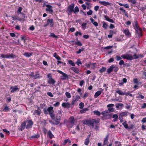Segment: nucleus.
<instances>
[{
    "label": "nucleus",
    "instance_id": "obj_1",
    "mask_svg": "<svg viewBox=\"0 0 146 146\" xmlns=\"http://www.w3.org/2000/svg\"><path fill=\"white\" fill-rule=\"evenodd\" d=\"M99 122L100 120L99 119L96 120L95 119H90L84 120L83 123L84 124L90 126V125L94 124V123L96 124L98 123Z\"/></svg>",
    "mask_w": 146,
    "mask_h": 146
},
{
    "label": "nucleus",
    "instance_id": "obj_2",
    "mask_svg": "<svg viewBox=\"0 0 146 146\" xmlns=\"http://www.w3.org/2000/svg\"><path fill=\"white\" fill-rule=\"evenodd\" d=\"M24 122H26V129H29L32 127V126L33 125V122L32 119L28 120L27 119V120L24 121Z\"/></svg>",
    "mask_w": 146,
    "mask_h": 146
},
{
    "label": "nucleus",
    "instance_id": "obj_3",
    "mask_svg": "<svg viewBox=\"0 0 146 146\" xmlns=\"http://www.w3.org/2000/svg\"><path fill=\"white\" fill-rule=\"evenodd\" d=\"M22 8L21 7H19L17 11V13L18 15L19 14H21V15L22 16L21 18H19L18 20L19 21L25 20V14L23 13H21V11L22 10Z\"/></svg>",
    "mask_w": 146,
    "mask_h": 146
},
{
    "label": "nucleus",
    "instance_id": "obj_4",
    "mask_svg": "<svg viewBox=\"0 0 146 146\" xmlns=\"http://www.w3.org/2000/svg\"><path fill=\"white\" fill-rule=\"evenodd\" d=\"M61 113L58 112L55 116H54V119H52L55 121V125H58L60 122V120L61 119Z\"/></svg>",
    "mask_w": 146,
    "mask_h": 146
},
{
    "label": "nucleus",
    "instance_id": "obj_5",
    "mask_svg": "<svg viewBox=\"0 0 146 146\" xmlns=\"http://www.w3.org/2000/svg\"><path fill=\"white\" fill-rule=\"evenodd\" d=\"M53 108L52 107H49L47 109V111H48L52 119L54 118V110H53Z\"/></svg>",
    "mask_w": 146,
    "mask_h": 146
},
{
    "label": "nucleus",
    "instance_id": "obj_6",
    "mask_svg": "<svg viewBox=\"0 0 146 146\" xmlns=\"http://www.w3.org/2000/svg\"><path fill=\"white\" fill-rule=\"evenodd\" d=\"M57 72L62 75V76L60 77V79L62 80H64L68 78V76L66 74L62 72L60 70H58Z\"/></svg>",
    "mask_w": 146,
    "mask_h": 146
},
{
    "label": "nucleus",
    "instance_id": "obj_7",
    "mask_svg": "<svg viewBox=\"0 0 146 146\" xmlns=\"http://www.w3.org/2000/svg\"><path fill=\"white\" fill-rule=\"evenodd\" d=\"M121 57L123 58L126 59L128 60H131L134 59V57L133 58V56L131 54H124L121 56Z\"/></svg>",
    "mask_w": 146,
    "mask_h": 146
},
{
    "label": "nucleus",
    "instance_id": "obj_8",
    "mask_svg": "<svg viewBox=\"0 0 146 146\" xmlns=\"http://www.w3.org/2000/svg\"><path fill=\"white\" fill-rule=\"evenodd\" d=\"M74 5L72 4L70 5L68 7L67 11L69 15H71L72 12H73L74 11Z\"/></svg>",
    "mask_w": 146,
    "mask_h": 146
},
{
    "label": "nucleus",
    "instance_id": "obj_9",
    "mask_svg": "<svg viewBox=\"0 0 146 146\" xmlns=\"http://www.w3.org/2000/svg\"><path fill=\"white\" fill-rule=\"evenodd\" d=\"M29 76L34 79H36L39 78L41 77L38 72H36L35 74L34 72H31L29 75Z\"/></svg>",
    "mask_w": 146,
    "mask_h": 146
},
{
    "label": "nucleus",
    "instance_id": "obj_10",
    "mask_svg": "<svg viewBox=\"0 0 146 146\" xmlns=\"http://www.w3.org/2000/svg\"><path fill=\"white\" fill-rule=\"evenodd\" d=\"M127 112H121L120 113L119 115V119L121 123H122L123 121V117L127 116Z\"/></svg>",
    "mask_w": 146,
    "mask_h": 146
},
{
    "label": "nucleus",
    "instance_id": "obj_11",
    "mask_svg": "<svg viewBox=\"0 0 146 146\" xmlns=\"http://www.w3.org/2000/svg\"><path fill=\"white\" fill-rule=\"evenodd\" d=\"M47 23L49 25L50 27L52 28L54 26V23L53 19H48L47 21Z\"/></svg>",
    "mask_w": 146,
    "mask_h": 146
},
{
    "label": "nucleus",
    "instance_id": "obj_12",
    "mask_svg": "<svg viewBox=\"0 0 146 146\" xmlns=\"http://www.w3.org/2000/svg\"><path fill=\"white\" fill-rule=\"evenodd\" d=\"M26 128V122L23 121L22 123L20 128L19 129V131H22L25 128Z\"/></svg>",
    "mask_w": 146,
    "mask_h": 146
},
{
    "label": "nucleus",
    "instance_id": "obj_13",
    "mask_svg": "<svg viewBox=\"0 0 146 146\" xmlns=\"http://www.w3.org/2000/svg\"><path fill=\"white\" fill-rule=\"evenodd\" d=\"M99 3L101 5H104L105 6H107L108 5L110 6L112 4L111 3L105 1H100Z\"/></svg>",
    "mask_w": 146,
    "mask_h": 146
},
{
    "label": "nucleus",
    "instance_id": "obj_14",
    "mask_svg": "<svg viewBox=\"0 0 146 146\" xmlns=\"http://www.w3.org/2000/svg\"><path fill=\"white\" fill-rule=\"evenodd\" d=\"M46 6L47 7L46 9V11H48L51 13L53 12L52 7L51 6L48 5H46Z\"/></svg>",
    "mask_w": 146,
    "mask_h": 146
},
{
    "label": "nucleus",
    "instance_id": "obj_15",
    "mask_svg": "<svg viewBox=\"0 0 146 146\" xmlns=\"http://www.w3.org/2000/svg\"><path fill=\"white\" fill-rule=\"evenodd\" d=\"M62 106L65 108H70L71 104L68 102L66 103H63L62 105Z\"/></svg>",
    "mask_w": 146,
    "mask_h": 146
},
{
    "label": "nucleus",
    "instance_id": "obj_16",
    "mask_svg": "<svg viewBox=\"0 0 146 146\" xmlns=\"http://www.w3.org/2000/svg\"><path fill=\"white\" fill-rule=\"evenodd\" d=\"M123 33L128 37H130L131 36V34L128 29L124 30Z\"/></svg>",
    "mask_w": 146,
    "mask_h": 146
},
{
    "label": "nucleus",
    "instance_id": "obj_17",
    "mask_svg": "<svg viewBox=\"0 0 146 146\" xmlns=\"http://www.w3.org/2000/svg\"><path fill=\"white\" fill-rule=\"evenodd\" d=\"M41 113V111L40 109L38 107L37 110H35L33 114L34 115L36 114L38 115H40Z\"/></svg>",
    "mask_w": 146,
    "mask_h": 146
},
{
    "label": "nucleus",
    "instance_id": "obj_18",
    "mask_svg": "<svg viewBox=\"0 0 146 146\" xmlns=\"http://www.w3.org/2000/svg\"><path fill=\"white\" fill-rule=\"evenodd\" d=\"M108 138L109 135L108 134L106 135V136L105 138L104 139V143L103 144V145H107L108 144Z\"/></svg>",
    "mask_w": 146,
    "mask_h": 146
},
{
    "label": "nucleus",
    "instance_id": "obj_19",
    "mask_svg": "<svg viewBox=\"0 0 146 146\" xmlns=\"http://www.w3.org/2000/svg\"><path fill=\"white\" fill-rule=\"evenodd\" d=\"M71 69L74 72L77 74H78L80 72L79 69L74 67H73L71 68Z\"/></svg>",
    "mask_w": 146,
    "mask_h": 146
},
{
    "label": "nucleus",
    "instance_id": "obj_20",
    "mask_svg": "<svg viewBox=\"0 0 146 146\" xmlns=\"http://www.w3.org/2000/svg\"><path fill=\"white\" fill-rule=\"evenodd\" d=\"M104 17L106 20L112 23H114V21L112 19L109 18L108 16L105 15Z\"/></svg>",
    "mask_w": 146,
    "mask_h": 146
},
{
    "label": "nucleus",
    "instance_id": "obj_21",
    "mask_svg": "<svg viewBox=\"0 0 146 146\" xmlns=\"http://www.w3.org/2000/svg\"><path fill=\"white\" fill-rule=\"evenodd\" d=\"M112 117L113 118V121L114 122L116 121L118 119V116L117 114H113L112 116Z\"/></svg>",
    "mask_w": 146,
    "mask_h": 146
},
{
    "label": "nucleus",
    "instance_id": "obj_22",
    "mask_svg": "<svg viewBox=\"0 0 146 146\" xmlns=\"http://www.w3.org/2000/svg\"><path fill=\"white\" fill-rule=\"evenodd\" d=\"M48 82L49 84H54L55 82V81L52 78H50L48 79Z\"/></svg>",
    "mask_w": 146,
    "mask_h": 146
},
{
    "label": "nucleus",
    "instance_id": "obj_23",
    "mask_svg": "<svg viewBox=\"0 0 146 146\" xmlns=\"http://www.w3.org/2000/svg\"><path fill=\"white\" fill-rule=\"evenodd\" d=\"M109 113L108 110H106L104 111H103L101 112V114L103 115L104 117H106L107 116V115Z\"/></svg>",
    "mask_w": 146,
    "mask_h": 146
},
{
    "label": "nucleus",
    "instance_id": "obj_24",
    "mask_svg": "<svg viewBox=\"0 0 146 146\" xmlns=\"http://www.w3.org/2000/svg\"><path fill=\"white\" fill-rule=\"evenodd\" d=\"M33 54V53L31 52L29 53L28 52H26L23 55L27 57H29L31 56Z\"/></svg>",
    "mask_w": 146,
    "mask_h": 146
},
{
    "label": "nucleus",
    "instance_id": "obj_25",
    "mask_svg": "<svg viewBox=\"0 0 146 146\" xmlns=\"http://www.w3.org/2000/svg\"><path fill=\"white\" fill-rule=\"evenodd\" d=\"M143 56L142 54H135L133 56V58L134 57L135 58L134 59H135L138 58L139 57H143Z\"/></svg>",
    "mask_w": 146,
    "mask_h": 146
},
{
    "label": "nucleus",
    "instance_id": "obj_26",
    "mask_svg": "<svg viewBox=\"0 0 146 146\" xmlns=\"http://www.w3.org/2000/svg\"><path fill=\"white\" fill-rule=\"evenodd\" d=\"M113 65L111 66L110 67L108 68L107 70V72L108 74H110L112 72L113 70Z\"/></svg>",
    "mask_w": 146,
    "mask_h": 146
},
{
    "label": "nucleus",
    "instance_id": "obj_27",
    "mask_svg": "<svg viewBox=\"0 0 146 146\" xmlns=\"http://www.w3.org/2000/svg\"><path fill=\"white\" fill-rule=\"evenodd\" d=\"M40 136V134L37 133V134H35L31 137V138L32 139H38Z\"/></svg>",
    "mask_w": 146,
    "mask_h": 146
},
{
    "label": "nucleus",
    "instance_id": "obj_28",
    "mask_svg": "<svg viewBox=\"0 0 146 146\" xmlns=\"http://www.w3.org/2000/svg\"><path fill=\"white\" fill-rule=\"evenodd\" d=\"M74 118L73 116H71L70 117L69 120V122L68 123H71L72 124H74Z\"/></svg>",
    "mask_w": 146,
    "mask_h": 146
},
{
    "label": "nucleus",
    "instance_id": "obj_29",
    "mask_svg": "<svg viewBox=\"0 0 146 146\" xmlns=\"http://www.w3.org/2000/svg\"><path fill=\"white\" fill-rule=\"evenodd\" d=\"M88 109L87 108H84L81 110L80 111V112L82 114L86 113V111H88Z\"/></svg>",
    "mask_w": 146,
    "mask_h": 146
},
{
    "label": "nucleus",
    "instance_id": "obj_30",
    "mask_svg": "<svg viewBox=\"0 0 146 146\" xmlns=\"http://www.w3.org/2000/svg\"><path fill=\"white\" fill-rule=\"evenodd\" d=\"M10 88L11 89H12V90L11 91H15L19 90L18 86H15L14 87L11 86Z\"/></svg>",
    "mask_w": 146,
    "mask_h": 146
},
{
    "label": "nucleus",
    "instance_id": "obj_31",
    "mask_svg": "<svg viewBox=\"0 0 146 146\" xmlns=\"http://www.w3.org/2000/svg\"><path fill=\"white\" fill-rule=\"evenodd\" d=\"M6 99L8 101V103L10 102L11 100V96L8 95L6 96Z\"/></svg>",
    "mask_w": 146,
    "mask_h": 146
},
{
    "label": "nucleus",
    "instance_id": "obj_32",
    "mask_svg": "<svg viewBox=\"0 0 146 146\" xmlns=\"http://www.w3.org/2000/svg\"><path fill=\"white\" fill-rule=\"evenodd\" d=\"M16 55L13 54H8V58H16Z\"/></svg>",
    "mask_w": 146,
    "mask_h": 146
},
{
    "label": "nucleus",
    "instance_id": "obj_33",
    "mask_svg": "<svg viewBox=\"0 0 146 146\" xmlns=\"http://www.w3.org/2000/svg\"><path fill=\"white\" fill-rule=\"evenodd\" d=\"M117 93H118L119 95H129V94L128 93H127V92H116Z\"/></svg>",
    "mask_w": 146,
    "mask_h": 146
},
{
    "label": "nucleus",
    "instance_id": "obj_34",
    "mask_svg": "<svg viewBox=\"0 0 146 146\" xmlns=\"http://www.w3.org/2000/svg\"><path fill=\"white\" fill-rule=\"evenodd\" d=\"M93 113L95 115H97L98 116H100L101 115L100 112L98 110H95L93 111Z\"/></svg>",
    "mask_w": 146,
    "mask_h": 146
},
{
    "label": "nucleus",
    "instance_id": "obj_35",
    "mask_svg": "<svg viewBox=\"0 0 146 146\" xmlns=\"http://www.w3.org/2000/svg\"><path fill=\"white\" fill-rule=\"evenodd\" d=\"M53 56L58 60H61L60 57L57 55L56 53H54Z\"/></svg>",
    "mask_w": 146,
    "mask_h": 146
},
{
    "label": "nucleus",
    "instance_id": "obj_36",
    "mask_svg": "<svg viewBox=\"0 0 146 146\" xmlns=\"http://www.w3.org/2000/svg\"><path fill=\"white\" fill-rule=\"evenodd\" d=\"M10 110V108H9L7 105H6L4 107L3 109V111L5 112H7L9 111Z\"/></svg>",
    "mask_w": 146,
    "mask_h": 146
},
{
    "label": "nucleus",
    "instance_id": "obj_37",
    "mask_svg": "<svg viewBox=\"0 0 146 146\" xmlns=\"http://www.w3.org/2000/svg\"><path fill=\"white\" fill-rule=\"evenodd\" d=\"M76 102H77L76 100L74 98L71 103L70 106L71 108H72L74 107V105Z\"/></svg>",
    "mask_w": 146,
    "mask_h": 146
},
{
    "label": "nucleus",
    "instance_id": "obj_38",
    "mask_svg": "<svg viewBox=\"0 0 146 146\" xmlns=\"http://www.w3.org/2000/svg\"><path fill=\"white\" fill-rule=\"evenodd\" d=\"M48 134L49 136V137L50 139H52V138L54 137V135L52 134V133L51 131L49 130L48 131Z\"/></svg>",
    "mask_w": 146,
    "mask_h": 146
},
{
    "label": "nucleus",
    "instance_id": "obj_39",
    "mask_svg": "<svg viewBox=\"0 0 146 146\" xmlns=\"http://www.w3.org/2000/svg\"><path fill=\"white\" fill-rule=\"evenodd\" d=\"M127 121H125L122 124V125L124 126L125 128L126 129H128L129 128L128 125L127 123Z\"/></svg>",
    "mask_w": 146,
    "mask_h": 146
},
{
    "label": "nucleus",
    "instance_id": "obj_40",
    "mask_svg": "<svg viewBox=\"0 0 146 146\" xmlns=\"http://www.w3.org/2000/svg\"><path fill=\"white\" fill-rule=\"evenodd\" d=\"M101 93L102 92H96L94 95V98H97L101 94Z\"/></svg>",
    "mask_w": 146,
    "mask_h": 146
},
{
    "label": "nucleus",
    "instance_id": "obj_41",
    "mask_svg": "<svg viewBox=\"0 0 146 146\" xmlns=\"http://www.w3.org/2000/svg\"><path fill=\"white\" fill-rule=\"evenodd\" d=\"M142 29H140V30L137 31H136V33L137 34H138V35L139 36H142Z\"/></svg>",
    "mask_w": 146,
    "mask_h": 146
},
{
    "label": "nucleus",
    "instance_id": "obj_42",
    "mask_svg": "<svg viewBox=\"0 0 146 146\" xmlns=\"http://www.w3.org/2000/svg\"><path fill=\"white\" fill-rule=\"evenodd\" d=\"M102 23H103L102 27L106 29H107L108 26V25L104 21Z\"/></svg>",
    "mask_w": 146,
    "mask_h": 146
},
{
    "label": "nucleus",
    "instance_id": "obj_43",
    "mask_svg": "<svg viewBox=\"0 0 146 146\" xmlns=\"http://www.w3.org/2000/svg\"><path fill=\"white\" fill-rule=\"evenodd\" d=\"M90 142L89 139H86L85 140L84 144L85 145H88Z\"/></svg>",
    "mask_w": 146,
    "mask_h": 146
},
{
    "label": "nucleus",
    "instance_id": "obj_44",
    "mask_svg": "<svg viewBox=\"0 0 146 146\" xmlns=\"http://www.w3.org/2000/svg\"><path fill=\"white\" fill-rule=\"evenodd\" d=\"M1 57L3 58H8V54H1Z\"/></svg>",
    "mask_w": 146,
    "mask_h": 146
},
{
    "label": "nucleus",
    "instance_id": "obj_45",
    "mask_svg": "<svg viewBox=\"0 0 146 146\" xmlns=\"http://www.w3.org/2000/svg\"><path fill=\"white\" fill-rule=\"evenodd\" d=\"M139 27L138 24L137 23V21H135L133 25V27L135 29H137V28H138Z\"/></svg>",
    "mask_w": 146,
    "mask_h": 146
},
{
    "label": "nucleus",
    "instance_id": "obj_46",
    "mask_svg": "<svg viewBox=\"0 0 146 146\" xmlns=\"http://www.w3.org/2000/svg\"><path fill=\"white\" fill-rule=\"evenodd\" d=\"M113 70H114L115 72H116L119 69L118 68L117 66L114 65H113Z\"/></svg>",
    "mask_w": 146,
    "mask_h": 146
},
{
    "label": "nucleus",
    "instance_id": "obj_47",
    "mask_svg": "<svg viewBox=\"0 0 146 146\" xmlns=\"http://www.w3.org/2000/svg\"><path fill=\"white\" fill-rule=\"evenodd\" d=\"M106 70V68L104 67H102V68L100 70V72L101 73L104 72Z\"/></svg>",
    "mask_w": 146,
    "mask_h": 146
},
{
    "label": "nucleus",
    "instance_id": "obj_48",
    "mask_svg": "<svg viewBox=\"0 0 146 146\" xmlns=\"http://www.w3.org/2000/svg\"><path fill=\"white\" fill-rule=\"evenodd\" d=\"M79 11V9L78 7L77 6L76 7L74 10V11H73V12L74 13H78Z\"/></svg>",
    "mask_w": 146,
    "mask_h": 146
},
{
    "label": "nucleus",
    "instance_id": "obj_49",
    "mask_svg": "<svg viewBox=\"0 0 146 146\" xmlns=\"http://www.w3.org/2000/svg\"><path fill=\"white\" fill-rule=\"evenodd\" d=\"M123 104L122 103H118L116 105V106L117 108H118L119 107H123Z\"/></svg>",
    "mask_w": 146,
    "mask_h": 146
},
{
    "label": "nucleus",
    "instance_id": "obj_50",
    "mask_svg": "<svg viewBox=\"0 0 146 146\" xmlns=\"http://www.w3.org/2000/svg\"><path fill=\"white\" fill-rule=\"evenodd\" d=\"M91 64V66H92L91 68H96V63H92L90 62Z\"/></svg>",
    "mask_w": 146,
    "mask_h": 146
},
{
    "label": "nucleus",
    "instance_id": "obj_51",
    "mask_svg": "<svg viewBox=\"0 0 146 146\" xmlns=\"http://www.w3.org/2000/svg\"><path fill=\"white\" fill-rule=\"evenodd\" d=\"M84 49V48L82 47L81 48V49H79L78 51L76 52L77 54H79L81 53L82 51H83Z\"/></svg>",
    "mask_w": 146,
    "mask_h": 146
},
{
    "label": "nucleus",
    "instance_id": "obj_52",
    "mask_svg": "<svg viewBox=\"0 0 146 146\" xmlns=\"http://www.w3.org/2000/svg\"><path fill=\"white\" fill-rule=\"evenodd\" d=\"M115 143L116 145L117 146H121V145L120 142L118 141H115Z\"/></svg>",
    "mask_w": 146,
    "mask_h": 146
},
{
    "label": "nucleus",
    "instance_id": "obj_53",
    "mask_svg": "<svg viewBox=\"0 0 146 146\" xmlns=\"http://www.w3.org/2000/svg\"><path fill=\"white\" fill-rule=\"evenodd\" d=\"M112 113L111 114H108L107 115V116L106 117V119H109L111 117H112Z\"/></svg>",
    "mask_w": 146,
    "mask_h": 146
},
{
    "label": "nucleus",
    "instance_id": "obj_54",
    "mask_svg": "<svg viewBox=\"0 0 146 146\" xmlns=\"http://www.w3.org/2000/svg\"><path fill=\"white\" fill-rule=\"evenodd\" d=\"M79 105L80 106L79 108L81 109H82L84 106V104L82 102L80 103Z\"/></svg>",
    "mask_w": 146,
    "mask_h": 146
},
{
    "label": "nucleus",
    "instance_id": "obj_55",
    "mask_svg": "<svg viewBox=\"0 0 146 146\" xmlns=\"http://www.w3.org/2000/svg\"><path fill=\"white\" fill-rule=\"evenodd\" d=\"M68 63L69 64L73 66H74L75 65V64L73 61L71 60H69L68 61Z\"/></svg>",
    "mask_w": 146,
    "mask_h": 146
},
{
    "label": "nucleus",
    "instance_id": "obj_56",
    "mask_svg": "<svg viewBox=\"0 0 146 146\" xmlns=\"http://www.w3.org/2000/svg\"><path fill=\"white\" fill-rule=\"evenodd\" d=\"M74 44L76 45H77L79 46H82V44L79 41L74 42Z\"/></svg>",
    "mask_w": 146,
    "mask_h": 146
},
{
    "label": "nucleus",
    "instance_id": "obj_57",
    "mask_svg": "<svg viewBox=\"0 0 146 146\" xmlns=\"http://www.w3.org/2000/svg\"><path fill=\"white\" fill-rule=\"evenodd\" d=\"M66 95L68 98H70L71 97L70 94L68 92H66Z\"/></svg>",
    "mask_w": 146,
    "mask_h": 146
},
{
    "label": "nucleus",
    "instance_id": "obj_58",
    "mask_svg": "<svg viewBox=\"0 0 146 146\" xmlns=\"http://www.w3.org/2000/svg\"><path fill=\"white\" fill-rule=\"evenodd\" d=\"M86 25L87 23H84L82 24L81 25L82 28L84 29H86Z\"/></svg>",
    "mask_w": 146,
    "mask_h": 146
},
{
    "label": "nucleus",
    "instance_id": "obj_59",
    "mask_svg": "<svg viewBox=\"0 0 146 146\" xmlns=\"http://www.w3.org/2000/svg\"><path fill=\"white\" fill-rule=\"evenodd\" d=\"M74 124H72L71 123H68V122L67 123V126L68 127L72 128L73 125Z\"/></svg>",
    "mask_w": 146,
    "mask_h": 146
},
{
    "label": "nucleus",
    "instance_id": "obj_60",
    "mask_svg": "<svg viewBox=\"0 0 146 146\" xmlns=\"http://www.w3.org/2000/svg\"><path fill=\"white\" fill-rule=\"evenodd\" d=\"M93 11L91 10H90L89 11H88L87 13V14L88 15H91L92 14Z\"/></svg>",
    "mask_w": 146,
    "mask_h": 146
},
{
    "label": "nucleus",
    "instance_id": "obj_61",
    "mask_svg": "<svg viewBox=\"0 0 146 146\" xmlns=\"http://www.w3.org/2000/svg\"><path fill=\"white\" fill-rule=\"evenodd\" d=\"M78 35H79L80 36H81L82 35V33L80 32H79L78 31H77L75 33V35L76 36H78Z\"/></svg>",
    "mask_w": 146,
    "mask_h": 146
},
{
    "label": "nucleus",
    "instance_id": "obj_62",
    "mask_svg": "<svg viewBox=\"0 0 146 146\" xmlns=\"http://www.w3.org/2000/svg\"><path fill=\"white\" fill-rule=\"evenodd\" d=\"M121 57H120L118 55L116 56V60L117 61H118L119 60H121Z\"/></svg>",
    "mask_w": 146,
    "mask_h": 146
},
{
    "label": "nucleus",
    "instance_id": "obj_63",
    "mask_svg": "<svg viewBox=\"0 0 146 146\" xmlns=\"http://www.w3.org/2000/svg\"><path fill=\"white\" fill-rule=\"evenodd\" d=\"M108 111H109L110 112H113L114 111V109L113 108H108Z\"/></svg>",
    "mask_w": 146,
    "mask_h": 146
},
{
    "label": "nucleus",
    "instance_id": "obj_64",
    "mask_svg": "<svg viewBox=\"0 0 146 146\" xmlns=\"http://www.w3.org/2000/svg\"><path fill=\"white\" fill-rule=\"evenodd\" d=\"M76 64H77V65L78 66H79L80 64H82V62L80 61V60H78L76 62Z\"/></svg>",
    "mask_w": 146,
    "mask_h": 146
}]
</instances>
